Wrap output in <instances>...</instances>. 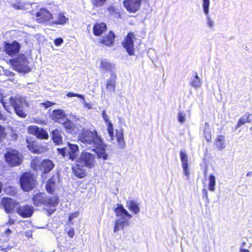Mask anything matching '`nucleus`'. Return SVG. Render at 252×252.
I'll list each match as a JSON object with an SVG mask.
<instances>
[{
	"label": "nucleus",
	"mask_w": 252,
	"mask_h": 252,
	"mask_svg": "<svg viewBox=\"0 0 252 252\" xmlns=\"http://www.w3.org/2000/svg\"><path fill=\"white\" fill-rule=\"evenodd\" d=\"M12 231L10 229H6L2 234H1V237H4L5 239L4 240H8V236L9 235L12 234Z\"/></svg>",
	"instance_id": "obj_44"
},
{
	"label": "nucleus",
	"mask_w": 252,
	"mask_h": 252,
	"mask_svg": "<svg viewBox=\"0 0 252 252\" xmlns=\"http://www.w3.org/2000/svg\"><path fill=\"white\" fill-rule=\"evenodd\" d=\"M18 204L14 200L7 197H4L1 200V205L7 214L12 213Z\"/></svg>",
	"instance_id": "obj_13"
},
{
	"label": "nucleus",
	"mask_w": 252,
	"mask_h": 252,
	"mask_svg": "<svg viewBox=\"0 0 252 252\" xmlns=\"http://www.w3.org/2000/svg\"><path fill=\"white\" fill-rule=\"evenodd\" d=\"M36 20L38 23H46L52 17L49 11L44 8H41L36 13Z\"/></svg>",
	"instance_id": "obj_17"
},
{
	"label": "nucleus",
	"mask_w": 252,
	"mask_h": 252,
	"mask_svg": "<svg viewBox=\"0 0 252 252\" xmlns=\"http://www.w3.org/2000/svg\"><path fill=\"white\" fill-rule=\"evenodd\" d=\"M52 120L60 123L64 122V120L66 118L64 111L62 110H55L53 111L51 116Z\"/></svg>",
	"instance_id": "obj_21"
},
{
	"label": "nucleus",
	"mask_w": 252,
	"mask_h": 252,
	"mask_svg": "<svg viewBox=\"0 0 252 252\" xmlns=\"http://www.w3.org/2000/svg\"><path fill=\"white\" fill-rule=\"evenodd\" d=\"M82 100V103L84 105V107L85 108L87 109L88 110H90L93 109V106L91 103H87L85 100V97L83 95V98H81Z\"/></svg>",
	"instance_id": "obj_43"
},
{
	"label": "nucleus",
	"mask_w": 252,
	"mask_h": 252,
	"mask_svg": "<svg viewBox=\"0 0 252 252\" xmlns=\"http://www.w3.org/2000/svg\"><path fill=\"white\" fill-rule=\"evenodd\" d=\"M10 63L14 69L19 72L27 73L31 70L28 66L29 61L23 54L20 55L16 59L10 60Z\"/></svg>",
	"instance_id": "obj_5"
},
{
	"label": "nucleus",
	"mask_w": 252,
	"mask_h": 252,
	"mask_svg": "<svg viewBox=\"0 0 252 252\" xmlns=\"http://www.w3.org/2000/svg\"><path fill=\"white\" fill-rule=\"evenodd\" d=\"M98 64V67L104 71H109L110 74L115 73L116 69V64L110 62L109 60L105 59H101L97 61Z\"/></svg>",
	"instance_id": "obj_12"
},
{
	"label": "nucleus",
	"mask_w": 252,
	"mask_h": 252,
	"mask_svg": "<svg viewBox=\"0 0 252 252\" xmlns=\"http://www.w3.org/2000/svg\"><path fill=\"white\" fill-rule=\"evenodd\" d=\"M29 149L34 154H40L44 151V149L42 147L40 148L37 146L36 143L29 144L28 145Z\"/></svg>",
	"instance_id": "obj_33"
},
{
	"label": "nucleus",
	"mask_w": 252,
	"mask_h": 252,
	"mask_svg": "<svg viewBox=\"0 0 252 252\" xmlns=\"http://www.w3.org/2000/svg\"><path fill=\"white\" fill-rule=\"evenodd\" d=\"M63 42V39L62 38H58L54 40V43L56 46H59Z\"/></svg>",
	"instance_id": "obj_51"
},
{
	"label": "nucleus",
	"mask_w": 252,
	"mask_h": 252,
	"mask_svg": "<svg viewBox=\"0 0 252 252\" xmlns=\"http://www.w3.org/2000/svg\"><path fill=\"white\" fill-rule=\"evenodd\" d=\"M107 27L104 23H97L93 27V32H105Z\"/></svg>",
	"instance_id": "obj_35"
},
{
	"label": "nucleus",
	"mask_w": 252,
	"mask_h": 252,
	"mask_svg": "<svg viewBox=\"0 0 252 252\" xmlns=\"http://www.w3.org/2000/svg\"><path fill=\"white\" fill-rule=\"evenodd\" d=\"M204 137L207 142H210L211 141V134L209 125L208 123L205 124V126L204 129Z\"/></svg>",
	"instance_id": "obj_34"
},
{
	"label": "nucleus",
	"mask_w": 252,
	"mask_h": 252,
	"mask_svg": "<svg viewBox=\"0 0 252 252\" xmlns=\"http://www.w3.org/2000/svg\"><path fill=\"white\" fill-rule=\"evenodd\" d=\"M186 114L183 111H179L178 114V120L180 123L184 124L186 121Z\"/></svg>",
	"instance_id": "obj_40"
},
{
	"label": "nucleus",
	"mask_w": 252,
	"mask_h": 252,
	"mask_svg": "<svg viewBox=\"0 0 252 252\" xmlns=\"http://www.w3.org/2000/svg\"><path fill=\"white\" fill-rule=\"evenodd\" d=\"M15 100V96L7 98L6 96L1 97L0 95V101L4 109L8 112L11 113L13 110V104Z\"/></svg>",
	"instance_id": "obj_19"
},
{
	"label": "nucleus",
	"mask_w": 252,
	"mask_h": 252,
	"mask_svg": "<svg viewBox=\"0 0 252 252\" xmlns=\"http://www.w3.org/2000/svg\"><path fill=\"white\" fill-rule=\"evenodd\" d=\"M28 107V104L25 97L20 95L15 96L13 110H14L17 115L21 117L25 118L27 115L24 111V109Z\"/></svg>",
	"instance_id": "obj_7"
},
{
	"label": "nucleus",
	"mask_w": 252,
	"mask_h": 252,
	"mask_svg": "<svg viewBox=\"0 0 252 252\" xmlns=\"http://www.w3.org/2000/svg\"><path fill=\"white\" fill-rule=\"evenodd\" d=\"M52 139L57 145L61 144L63 142L62 132L59 129H55L52 131Z\"/></svg>",
	"instance_id": "obj_27"
},
{
	"label": "nucleus",
	"mask_w": 252,
	"mask_h": 252,
	"mask_svg": "<svg viewBox=\"0 0 252 252\" xmlns=\"http://www.w3.org/2000/svg\"><path fill=\"white\" fill-rule=\"evenodd\" d=\"M4 158L6 162L11 166L20 165L23 161V155L18 151L9 149L5 154Z\"/></svg>",
	"instance_id": "obj_6"
},
{
	"label": "nucleus",
	"mask_w": 252,
	"mask_h": 252,
	"mask_svg": "<svg viewBox=\"0 0 252 252\" xmlns=\"http://www.w3.org/2000/svg\"><path fill=\"white\" fill-rule=\"evenodd\" d=\"M107 0H92L93 3L97 7L103 5Z\"/></svg>",
	"instance_id": "obj_41"
},
{
	"label": "nucleus",
	"mask_w": 252,
	"mask_h": 252,
	"mask_svg": "<svg viewBox=\"0 0 252 252\" xmlns=\"http://www.w3.org/2000/svg\"><path fill=\"white\" fill-rule=\"evenodd\" d=\"M103 32H94V34L96 36H101V34L102 33H103Z\"/></svg>",
	"instance_id": "obj_57"
},
{
	"label": "nucleus",
	"mask_w": 252,
	"mask_h": 252,
	"mask_svg": "<svg viewBox=\"0 0 252 252\" xmlns=\"http://www.w3.org/2000/svg\"><path fill=\"white\" fill-rule=\"evenodd\" d=\"M216 186V178L215 177L211 175L209 176V185L208 189L211 191H214L215 190Z\"/></svg>",
	"instance_id": "obj_36"
},
{
	"label": "nucleus",
	"mask_w": 252,
	"mask_h": 252,
	"mask_svg": "<svg viewBox=\"0 0 252 252\" xmlns=\"http://www.w3.org/2000/svg\"><path fill=\"white\" fill-rule=\"evenodd\" d=\"M108 12L111 15H119V14L116 12V9L113 6H110L107 8Z\"/></svg>",
	"instance_id": "obj_47"
},
{
	"label": "nucleus",
	"mask_w": 252,
	"mask_h": 252,
	"mask_svg": "<svg viewBox=\"0 0 252 252\" xmlns=\"http://www.w3.org/2000/svg\"><path fill=\"white\" fill-rule=\"evenodd\" d=\"M68 18L66 17L63 13H60L58 14L56 20L54 24L58 25H63L67 22Z\"/></svg>",
	"instance_id": "obj_30"
},
{
	"label": "nucleus",
	"mask_w": 252,
	"mask_h": 252,
	"mask_svg": "<svg viewBox=\"0 0 252 252\" xmlns=\"http://www.w3.org/2000/svg\"><path fill=\"white\" fill-rule=\"evenodd\" d=\"M59 182V178L58 175L53 176L47 183L46 186L47 191L48 193H53L55 191L56 186Z\"/></svg>",
	"instance_id": "obj_20"
},
{
	"label": "nucleus",
	"mask_w": 252,
	"mask_h": 252,
	"mask_svg": "<svg viewBox=\"0 0 252 252\" xmlns=\"http://www.w3.org/2000/svg\"><path fill=\"white\" fill-rule=\"evenodd\" d=\"M102 118H103L104 121H105V122L106 124H108L109 122H110V121H109V117L107 115V114H106V113L105 110H103L102 111Z\"/></svg>",
	"instance_id": "obj_49"
},
{
	"label": "nucleus",
	"mask_w": 252,
	"mask_h": 252,
	"mask_svg": "<svg viewBox=\"0 0 252 252\" xmlns=\"http://www.w3.org/2000/svg\"><path fill=\"white\" fill-rule=\"evenodd\" d=\"M66 96L68 97H74L77 96L80 98H83V95L78 94L76 93H73L71 92H69L66 94Z\"/></svg>",
	"instance_id": "obj_48"
},
{
	"label": "nucleus",
	"mask_w": 252,
	"mask_h": 252,
	"mask_svg": "<svg viewBox=\"0 0 252 252\" xmlns=\"http://www.w3.org/2000/svg\"><path fill=\"white\" fill-rule=\"evenodd\" d=\"M72 170L74 174L78 177L82 178L84 177L85 173L83 169L80 167V165L77 163L73 165Z\"/></svg>",
	"instance_id": "obj_31"
},
{
	"label": "nucleus",
	"mask_w": 252,
	"mask_h": 252,
	"mask_svg": "<svg viewBox=\"0 0 252 252\" xmlns=\"http://www.w3.org/2000/svg\"><path fill=\"white\" fill-rule=\"evenodd\" d=\"M116 138L118 148L121 149H124L126 144L124 140V133L122 130H117L116 131Z\"/></svg>",
	"instance_id": "obj_24"
},
{
	"label": "nucleus",
	"mask_w": 252,
	"mask_h": 252,
	"mask_svg": "<svg viewBox=\"0 0 252 252\" xmlns=\"http://www.w3.org/2000/svg\"><path fill=\"white\" fill-rule=\"evenodd\" d=\"M180 158L182 161V165H183L184 164H188V157L185 151H181Z\"/></svg>",
	"instance_id": "obj_39"
},
{
	"label": "nucleus",
	"mask_w": 252,
	"mask_h": 252,
	"mask_svg": "<svg viewBox=\"0 0 252 252\" xmlns=\"http://www.w3.org/2000/svg\"><path fill=\"white\" fill-rule=\"evenodd\" d=\"M210 4V0H202V9L204 14L205 15L206 19L207 21V24L210 28H212L214 26V22L211 19L209 15V7Z\"/></svg>",
	"instance_id": "obj_18"
},
{
	"label": "nucleus",
	"mask_w": 252,
	"mask_h": 252,
	"mask_svg": "<svg viewBox=\"0 0 252 252\" xmlns=\"http://www.w3.org/2000/svg\"><path fill=\"white\" fill-rule=\"evenodd\" d=\"M25 235L27 237H31L32 236V232L31 231H26L25 233Z\"/></svg>",
	"instance_id": "obj_54"
},
{
	"label": "nucleus",
	"mask_w": 252,
	"mask_h": 252,
	"mask_svg": "<svg viewBox=\"0 0 252 252\" xmlns=\"http://www.w3.org/2000/svg\"><path fill=\"white\" fill-rule=\"evenodd\" d=\"M33 201L35 206L44 205L48 215H50L56 210V207L59 203V198L57 196L47 197L45 193H38L33 196Z\"/></svg>",
	"instance_id": "obj_2"
},
{
	"label": "nucleus",
	"mask_w": 252,
	"mask_h": 252,
	"mask_svg": "<svg viewBox=\"0 0 252 252\" xmlns=\"http://www.w3.org/2000/svg\"><path fill=\"white\" fill-rule=\"evenodd\" d=\"M6 136L5 128L0 125V141Z\"/></svg>",
	"instance_id": "obj_46"
},
{
	"label": "nucleus",
	"mask_w": 252,
	"mask_h": 252,
	"mask_svg": "<svg viewBox=\"0 0 252 252\" xmlns=\"http://www.w3.org/2000/svg\"><path fill=\"white\" fill-rule=\"evenodd\" d=\"M10 248H9V249H5V248H4V249H3V248H2L1 247V250H10Z\"/></svg>",
	"instance_id": "obj_62"
},
{
	"label": "nucleus",
	"mask_w": 252,
	"mask_h": 252,
	"mask_svg": "<svg viewBox=\"0 0 252 252\" xmlns=\"http://www.w3.org/2000/svg\"><path fill=\"white\" fill-rule=\"evenodd\" d=\"M78 140L82 143V146L94 151L98 158L103 160L107 159L108 155L106 153L107 146L95 130H83L79 136Z\"/></svg>",
	"instance_id": "obj_1"
},
{
	"label": "nucleus",
	"mask_w": 252,
	"mask_h": 252,
	"mask_svg": "<svg viewBox=\"0 0 252 252\" xmlns=\"http://www.w3.org/2000/svg\"><path fill=\"white\" fill-rule=\"evenodd\" d=\"M114 38L115 35L113 32H108L102 36L100 39V42L106 46H110L113 43Z\"/></svg>",
	"instance_id": "obj_22"
},
{
	"label": "nucleus",
	"mask_w": 252,
	"mask_h": 252,
	"mask_svg": "<svg viewBox=\"0 0 252 252\" xmlns=\"http://www.w3.org/2000/svg\"><path fill=\"white\" fill-rule=\"evenodd\" d=\"M20 49V45L16 41H14L12 43L5 42L4 50L10 56H13L17 54L19 52Z\"/></svg>",
	"instance_id": "obj_16"
},
{
	"label": "nucleus",
	"mask_w": 252,
	"mask_h": 252,
	"mask_svg": "<svg viewBox=\"0 0 252 252\" xmlns=\"http://www.w3.org/2000/svg\"><path fill=\"white\" fill-rule=\"evenodd\" d=\"M182 168L183 169V173L187 177L188 179L189 178V164H183L182 165Z\"/></svg>",
	"instance_id": "obj_42"
},
{
	"label": "nucleus",
	"mask_w": 252,
	"mask_h": 252,
	"mask_svg": "<svg viewBox=\"0 0 252 252\" xmlns=\"http://www.w3.org/2000/svg\"><path fill=\"white\" fill-rule=\"evenodd\" d=\"M246 242H243L242 243V244H241V248H243V247H245V246L246 245Z\"/></svg>",
	"instance_id": "obj_58"
},
{
	"label": "nucleus",
	"mask_w": 252,
	"mask_h": 252,
	"mask_svg": "<svg viewBox=\"0 0 252 252\" xmlns=\"http://www.w3.org/2000/svg\"><path fill=\"white\" fill-rule=\"evenodd\" d=\"M116 78V73H113L110 74V78L107 81L106 88L110 92H114L115 91Z\"/></svg>",
	"instance_id": "obj_23"
},
{
	"label": "nucleus",
	"mask_w": 252,
	"mask_h": 252,
	"mask_svg": "<svg viewBox=\"0 0 252 252\" xmlns=\"http://www.w3.org/2000/svg\"><path fill=\"white\" fill-rule=\"evenodd\" d=\"M35 178L30 173H24L20 179L22 189L26 191L32 189L35 186Z\"/></svg>",
	"instance_id": "obj_9"
},
{
	"label": "nucleus",
	"mask_w": 252,
	"mask_h": 252,
	"mask_svg": "<svg viewBox=\"0 0 252 252\" xmlns=\"http://www.w3.org/2000/svg\"><path fill=\"white\" fill-rule=\"evenodd\" d=\"M79 213L78 212L72 213L69 217L68 220L71 222L72 220L76 218L79 216Z\"/></svg>",
	"instance_id": "obj_50"
},
{
	"label": "nucleus",
	"mask_w": 252,
	"mask_h": 252,
	"mask_svg": "<svg viewBox=\"0 0 252 252\" xmlns=\"http://www.w3.org/2000/svg\"><path fill=\"white\" fill-rule=\"evenodd\" d=\"M116 218L115 222L114 232L123 229L127 224V220L132 216L124 208L122 205H119L115 209Z\"/></svg>",
	"instance_id": "obj_3"
},
{
	"label": "nucleus",
	"mask_w": 252,
	"mask_h": 252,
	"mask_svg": "<svg viewBox=\"0 0 252 252\" xmlns=\"http://www.w3.org/2000/svg\"><path fill=\"white\" fill-rule=\"evenodd\" d=\"M68 235L72 238L74 235V230L73 228H70L67 232Z\"/></svg>",
	"instance_id": "obj_52"
},
{
	"label": "nucleus",
	"mask_w": 252,
	"mask_h": 252,
	"mask_svg": "<svg viewBox=\"0 0 252 252\" xmlns=\"http://www.w3.org/2000/svg\"><path fill=\"white\" fill-rule=\"evenodd\" d=\"M249 117L250 114L247 113L243 117H241L238 122L237 127H240L242 125H244L247 122H249Z\"/></svg>",
	"instance_id": "obj_38"
},
{
	"label": "nucleus",
	"mask_w": 252,
	"mask_h": 252,
	"mask_svg": "<svg viewBox=\"0 0 252 252\" xmlns=\"http://www.w3.org/2000/svg\"><path fill=\"white\" fill-rule=\"evenodd\" d=\"M77 163L81 162L83 165L89 168L94 167L95 161V156L90 153L84 152L82 153L80 158L76 159Z\"/></svg>",
	"instance_id": "obj_10"
},
{
	"label": "nucleus",
	"mask_w": 252,
	"mask_h": 252,
	"mask_svg": "<svg viewBox=\"0 0 252 252\" xmlns=\"http://www.w3.org/2000/svg\"><path fill=\"white\" fill-rule=\"evenodd\" d=\"M33 212V207L29 205L21 206L16 208V213L23 218L31 217Z\"/></svg>",
	"instance_id": "obj_14"
},
{
	"label": "nucleus",
	"mask_w": 252,
	"mask_h": 252,
	"mask_svg": "<svg viewBox=\"0 0 252 252\" xmlns=\"http://www.w3.org/2000/svg\"><path fill=\"white\" fill-rule=\"evenodd\" d=\"M142 0H125L123 4L126 10L132 13L136 12L140 9Z\"/></svg>",
	"instance_id": "obj_11"
},
{
	"label": "nucleus",
	"mask_w": 252,
	"mask_h": 252,
	"mask_svg": "<svg viewBox=\"0 0 252 252\" xmlns=\"http://www.w3.org/2000/svg\"><path fill=\"white\" fill-rule=\"evenodd\" d=\"M15 222V220L14 219H12L10 218V216H9V220H8V221L7 222L6 224L7 225H12L13 224H14Z\"/></svg>",
	"instance_id": "obj_53"
},
{
	"label": "nucleus",
	"mask_w": 252,
	"mask_h": 252,
	"mask_svg": "<svg viewBox=\"0 0 252 252\" xmlns=\"http://www.w3.org/2000/svg\"><path fill=\"white\" fill-rule=\"evenodd\" d=\"M240 252H250L249 251V250H248L247 249L241 248L240 249Z\"/></svg>",
	"instance_id": "obj_55"
},
{
	"label": "nucleus",
	"mask_w": 252,
	"mask_h": 252,
	"mask_svg": "<svg viewBox=\"0 0 252 252\" xmlns=\"http://www.w3.org/2000/svg\"><path fill=\"white\" fill-rule=\"evenodd\" d=\"M113 130L114 128L113 124L111 122H109L108 124H107V130L111 141H113L114 140Z\"/></svg>",
	"instance_id": "obj_37"
},
{
	"label": "nucleus",
	"mask_w": 252,
	"mask_h": 252,
	"mask_svg": "<svg viewBox=\"0 0 252 252\" xmlns=\"http://www.w3.org/2000/svg\"><path fill=\"white\" fill-rule=\"evenodd\" d=\"M126 207L135 214H138L140 211L138 204L134 201H127Z\"/></svg>",
	"instance_id": "obj_29"
},
{
	"label": "nucleus",
	"mask_w": 252,
	"mask_h": 252,
	"mask_svg": "<svg viewBox=\"0 0 252 252\" xmlns=\"http://www.w3.org/2000/svg\"><path fill=\"white\" fill-rule=\"evenodd\" d=\"M203 192L205 193V194L207 195V190L206 189H203Z\"/></svg>",
	"instance_id": "obj_61"
},
{
	"label": "nucleus",
	"mask_w": 252,
	"mask_h": 252,
	"mask_svg": "<svg viewBox=\"0 0 252 252\" xmlns=\"http://www.w3.org/2000/svg\"><path fill=\"white\" fill-rule=\"evenodd\" d=\"M58 151L63 156H66L71 160H76L79 154L78 146L71 143H68L67 147L58 149Z\"/></svg>",
	"instance_id": "obj_8"
},
{
	"label": "nucleus",
	"mask_w": 252,
	"mask_h": 252,
	"mask_svg": "<svg viewBox=\"0 0 252 252\" xmlns=\"http://www.w3.org/2000/svg\"><path fill=\"white\" fill-rule=\"evenodd\" d=\"M28 132L36 136L38 138L47 139L48 138V134L46 131L35 126H30L28 128Z\"/></svg>",
	"instance_id": "obj_15"
},
{
	"label": "nucleus",
	"mask_w": 252,
	"mask_h": 252,
	"mask_svg": "<svg viewBox=\"0 0 252 252\" xmlns=\"http://www.w3.org/2000/svg\"><path fill=\"white\" fill-rule=\"evenodd\" d=\"M215 144L219 150H222L226 147L225 137L223 135L218 136L215 140Z\"/></svg>",
	"instance_id": "obj_26"
},
{
	"label": "nucleus",
	"mask_w": 252,
	"mask_h": 252,
	"mask_svg": "<svg viewBox=\"0 0 252 252\" xmlns=\"http://www.w3.org/2000/svg\"><path fill=\"white\" fill-rule=\"evenodd\" d=\"M252 174V172H248L247 174V176H251Z\"/></svg>",
	"instance_id": "obj_59"
},
{
	"label": "nucleus",
	"mask_w": 252,
	"mask_h": 252,
	"mask_svg": "<svg viewBox=\"0 0 252 252\" xmlns=\"http://www.w3.org/2000/svg\"><path fill=\"white\" fill-rule=\"evenodd\" d=\"M54 167V163L49 159L44 160L41 163V169L44 173L50 172Z\"/></svg>",
	"instance_id": "obj_25"
},
{
	"label": "nucleus",
	"mask_w": 252,
	"mask_h": 252,
	"mask_svg": "<svg viewBox=\"0 0 252 252\" xmlns=\"http://www.w3.org/2000/svg\"><path fill=\"white\" fill-rule=\"evenodd\" d=\"M202 81L201 79L199 78L198 75L196 74L194 77L191 80L190 85V86L194 88V89H198L200 88L202 86Z\"/></svg>",
	"instance_id": "obj_32"
},
{
	"label": "nucleus",
	"mask_w": 252,
	"mask_h": 252,
	"mask_svg": "<svg viewBox=\"0 0 252 252\" xmlns=\"http://www.w3.org/2000/svg\"><path fill=\"white\" fill-rule=\"evenodd\" d=\"M140 39L137 37L135 32H128L127 35L124 38L122 44L128 54L130 56H133L135 54L134 44H140Z\"/></svg>",
	"instance_id": "obj_4"
},
{
	"label": "nucleus",
	"mask_w": 252,
	"mask_h": 252,
	"mask_svg": "<svg viewBox=\"0 0 252 252\" xmlns=\"http://www.w3.org/2000/svg\"><path fill=\"white\" fill-rule=\"evenodd\" d=\"M61 124L63 125L64 127L67 129V130L72 134H74L76 132V130L75 127H74V124L69 120H68L66 118L64 120V122L62 123Z\"/></svg>",
	"instance_id": "obj_28"
},
{
	"label": "nucleus",
	"mask_w": 252,
	"mask_h": 252,
	"mask_svg": "<svg viewBox=\"0 0 252 252\" xmlns=\"http://www.w3.org/2000/svg\"><path fill=\"white\" fill-rule=\"evenodd\" d=\"M1 188H2V184L1 183H0V192L1 191Z\"/></svg>",
	"instance_id": "obj_60"
},
{
	"label": "nucleus",
	"mask_w": 252,
	"mask_h": 252,
	"mask_svg": "<svg viewBox=\"0 0 252 252\" xmlns=\"http://www.w3.org/2000/svg\"><path fill=\"white\" fill-rule=\"evenodd\" d=\"M248 241H249L250 246H252V237H249L248 239Z\"/></svg>",
	"instance_id": "obj_56"
},
{
	"label": "nucleus",
	"mask_w": 252,
	"mask_h": 252,
	"mask_svg": "<svg viewBox=\"0 0 252 252\" xmlns=\"http://www.w3.org/2000/svg\"><path fill=\"white\" fill-rule=\"evenodd\" d=\"M54 104L52 102L46 101L44 102L40 103L39 106L42 107H44L45 108H47Z\"/></svg>",
	"instance_id": "obj_45"
}]
</instances>
